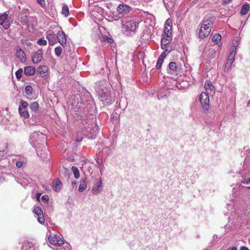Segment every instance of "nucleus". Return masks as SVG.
Returning a JSON list of instances; mask_svg holds the SVG:
<instances>
[{
    "mask_svg": "<svg viewBox=\"0 0 250 250\" xmlns=\"http://www.w3.org/2000/svg\"><path fill=\"white\" fill-rule=\"evenodd\" d=\"M46 37V39L48 40L50 45H53L57 42L55 36V34L53 31H49L47 32Z\"/></svg>",
    "mask_w": 250,
    "mask_h": 250,
    "instance_id": "nucleus-16",
    "label": "nucleus"
},
{
    "mask_svg": "<svg viewBox=\"0 0 250 250\" xmlns=\"http://www.w3.org/2000/svg\"><path fill=\"white\" fill-rule=\"evenodd\" d=\"M57 39L62 46L66 44V37L65 34L62 31H59L57 35Z\"/></svg>",
    "mask_w": 250,
    "mask_h": 250,
    "instance_id": "nucleus-14",
    "label": "nucleus"
},
{
    "mask_svg": "<svg viewBox=\"0 0 250 250\" xmlns=\"http://www.w3.org/2000/svg\"><path fill=\"white\" fill-rule=\"evenodd\" d=\"M1 153H2V152L0 151V156H1Z\"/></svg>",
    "mask_w": 250,
    "mask_h": 250,
    "instance_id": "nucleus-55",
    "label": "nucleus"
},
{
    "mask_svg": "<svg viewBox=\"0 0 250 250\" xmlns=\"http://www.w3.org/2000/svg\"><path fill=\"white\" fill-rule=\"evenodd\" d=\"M30 108L31 110L36 112L39 109V104L37 102H33L31 104Z\"/></svg>",
    "mask_w": 250,
    "mask_h": 250,
    "instance_id": "nucleus-29",
    "label": "nucleus"
},
{
    "mask_svg": "<svg viewBox=\"0 0 250 250\" xmlns=\"http://www.w3.org/2000/svg\"><path fill=\"white\" fill-rule=\"evenodd\" d=\"M235 50H236L235 48H233L232 49V50L231 51L230 53L229 54L228 59L234 60L235 55V53H236Z\"/></svg>",
    "mask_w": 250,
    "mask_h": 250,
    "instance_id": "nucleus-33",
    "label": "nucleus"
},
{
    "mask_svg": "<svg viewBox=\"0 0 250 250\" xmlns=\"http://www.w3.org/2000/svg\"><path fill=\"white\" fill-rule=\"evenodd\" d=\"M37 43L40 45H46L47 41L43 38H41L37 41Z\"/></svg>",
    "mask_w": 250,
    "mask_h": 250,
    "instance_id": "nucleus-37",
    "label": "nucleus"
},
{
    "mask_svg": "<svg viewBox=\"0 0 250 250\" xmlns=\"http://www.w3.org/2000/svg\"><path fill=\"white\" fill-rule=\"evenodd\" d=\"M102 170H103V168H101V169H100V171H102Z\"/></svg>",
    "mask_w": 250,
    "mask_h": 250,
    "instance_id": "nucleus-56",
    "label": "nucleus"
},
{
    "mask_svg": "<svg viewBox=\"0 0 250 250\" xmlns=\"http://www.w3.org/2000/svg\"><path fill=\"white\" fill-rule=\"evenodd\" d=\"M167 55V53H166V51H164L158 58L162 60H164Z\"/></svg>",
    "mask_w": 250,
    "mask_h": 250,
    "instance_id": "nucleus-42",
    "label": "nucleus"
},
{
    "mask_svg": "<svg viewBox=\"0 0 250 250\" xmlns=\"http://www.w3.org/2000/svg\"><path fill=\"white\" fill-rule=\"evenodd\" d=\"M62 52V48L61 47H56L55 49V53L56 56L59 57L61 56Z\"/></svg>",
    "mask_w": 250,
    "mask_h": 250,
    "instance_id": "nucleus-36",
    "label": "nucleus"
},
{
    "mask_svg": "<svg viewBox=\"0 0 250 250\" xmlns=\"http://www.w3.org/2000/svg\"><path fill=\"white\" fill-rule=\"evenodd\" d=\"M102 170H103V168H101V169H100V171H102Z\"/></svg>",
    "mask_w": 250,
    "mask_h": 250,
    "instance_id": "nucleus-57",
    "label": "nucleus"
},
{
    "mask_svg": "<svg viewBox=\"0 0 250 250\" xmlns=\"http://www.w3.org/2000/svg\"><path fill=\"white\" fill-rule=\"evenodd\" d=\"M221 39V36L219 34H215L212 38V42H215L216 43H218L220 41Z\"/></svg>",
    "mask_w": 250,
    "mask_h": 250,
    "instance_id": "nucleus-31",
    "label": "nucleus"
},
{
    "mask_svg": "<svg viewBox=\"0 0 250 250\" xmlns=\"http://www.w3.org/2000/svg\"><path fill=\"white\" fill-rule=\"evenodd\" d=\"M69 9L66 4H64L62 7V14L65 17H67L69 15Z\"/></svg>",
    "mask_w": 250,
    "mask_h": 250,
    "instance_id": "nucleus-26",
    "label": "nucleus"
},
{
    "mask_svg": "<svg viewBox=\"0 0 250 250\" xmlns=\"http://www.w3.org/2000/svg\"><path fill=\"white\" fill-rule=\"evenodd\" d=\"M21 250H38L34 244L30 242H24Z\"/></svg>",
    "mask_w": 250,
    "mask_h": 250,
    "instance_id": "nucleus-19",
    "label": "nucleus"
},
{
    "mask_svg": "<svg viewBox=\"0 0 250 250\" xmlns=\"http://www.w3.org/2000/svg\"><path fill=\"white\" fill-rule=\"evenodd\" d=\"M86 188V181L85 180H82L81 181L79 187V191L82 192Z\"/></svg>",
    "mask_w": 250,
    "mask_h": 250,
    "instance_id": "nucleus-25",
    "label": "nucleus"
},
{
    "mask_svg": "<svg viewBox=\"0 0 250 250\" xmlns=\"http://www.w3.org/2000/svg\"><path fill=\"white\" fill-rule=\"evenodd\" d=\"M249 9H250V6H249V4H248V3L244 4L242 6L241 10V15H245L246 14H247L249 11Z\"/></svg>",
    "mask_w": 250,
    "mask_h": 250,
    "instance_id": "nucleus-24",
    "label": "nucleus"
},
{
    "mask_svg": "<svg viewBox=\"0 0 250 250\" xmlns=\"http://www.w3.org/2000/svg\"><path fill=\"white\" fill-rule=\"evenodd\" d=\"M43 53L41 50L34 53L32 56V61L34 63H37L41 61L42 59Z\"/></svg>",
    "mask_w": 250,
    "mask_h": 250,
    "instance_id": "nucleus-18",
    "label": "nucleus"
},
{
    "mask_svg": "<svg viewBox=\"0 0 250 250\" xmlns=\"http://www.w3.org/2000/svg\"><path fill=\"white\" fill-rule=\"evenodd\" d=\"M209 95L206 92H202L200 94V101L203 108L205 110H208L209 107Z\"/></svg>",
    "mask_w": 250,
    "mask_h": 250,
    "instance_id": "nucleus-8",
    "label": "nucleus"
},
{
    "mask_svg": "<svg viewBox=\"0 0 250 250\" xmlns=\"http://www.w3.org/2000/svg\"><path fill=\"white\" fill-rule=\"evenodd\" d=\"M32 87L31 85H28L26 86L25 91L27 94L29 95L31 94L32 92Z\"/></svg>",
    "mask_w": 250,
    "mask_h": 250,
    "instance_id": "nucleus-38",
    "label": "nucleus"
},
{
    "mask_svg": "<svg viewBox=\"0 0 250 250\" xmlns=\"http://www.w3.org/2000/svg\"><path fill=\"white\" fill-rule=\"evenodd\" d=\"M36 68L34 66H29L24 68V73L26 76H32L35 74Z\"/></svg>",
    "mask_w": 250,
    "mask_h": 250,
    "instance_id": "nucleus-21",
    "label": "nucleus"
},
{
    "mask_svg": "<svg viewBox=\"0 0 250 250\" xmlns=\"http://www.w3.org/2000/svg\"><path fill=\"white\" fill-rule=\"evenodd\" d=\"M122 24L124 29L125 30L128 34H131L132 32H134L138 26V23L135 20H130L125 22L122 21Z\"/></svg>",
    "mask_w": 250,
    "mask_h": 250,
    "instance_id": "nucleus-5",
    "label": "nucleus"
},
{
    "mask_svg": "<svg viewBox=\"0 0 250 250\" xmlns=\"http://www.w3.org/2000/svg\"><path fill=\"white\" fill-rule=\"evenodd\" d=\"M161 48H162V49H166V48H167V47H166V45H165V46H164V45H163V46H162V44H161Z\"/></svg>",
    "mask_w": 250,
    "mask_h": 250,
    "instance_id": "nucleus-49",
    "label": "nucleus"
},
{
    "mask_svg": "<svg viewBox=\"0 0 250 250\" xmlns=\"http://www.w3.org/2000/svg\"><path fill=\"white\" fill-rule=\"evenodd\" d=\"M37 2L42 7H46V2L44 0H37Z\"/></svg>",
    "mask_w": 250,
    "mask_h": 250,
    "instance_id": "nucleus-40",
    "label": "nucleus"
},
{
    "mask_svg": "<svg viewBox=\"0 0 250 250\" xmlns=\"http://www.w3.org/2000/svg\"><path fill=\"white\" fill-rule=\"evenodd\" d=\"M38 216V221L40 223L42 224L44 223V218L43 217V216L42 215L41 216Z\"/></svg>",
    "mask_w": 250,
    "mask_h": 250,
    "instance_id": "nucleus-41",
    "label": "nucleus"
},
{
    "mask_svg": "<svg viewBox=\"0 0 250 250\" xmlns=\"http://www.w3.org/2000/svg\"><path fill=\"white\" fill-rule=\"evenodd\" d=\"M131 8L124 4H120L117 8V11L119 15L124 16L127 14L130 11Z\"/></svg>",
    "mask_w": 250,
    "mask_h": 250,
    "instance_id": "nucleus-11",
    "label": "nucleus"
},
{
    "mask_svg": "<svg viewBox=\"0 0 250 250\" xmlns=\"http://www.w3.org/2000/svg\"><path fill=\"white\" fill-rule=\"evenodd\" d=\"M249 181H250V178H249Z\"/></svg>",
    "mask_w": 250,
    "mask_h": 250,
    "instance_id": "nucleus-58",
    "label": "nucleus"
},
{
    "mask_svg": "<svg viewBox=\"0 0 250 250\" xmlns=\"http://www.w3.org/2000/svg\"><path fill=\"white\" fill-rule=\"evenodd\" d=\"M172 21L168 19H167L165 23V26L164 27V35L165 36H171L172 34Z\"/></svg>",
    "mask_w": 250,
    "mask_h": 250,
    "instance_id": "nucleus-12",
    "label": "nucleus"
},
{
    "mask_svg": "<svg viewBox=\"0 0 250 250\" xmlns=\"http://www.w3.org/2000/svg\"><path fill=\"white\" fill-rule=\"evenodd\" d=\"M48 71V67L45 65L40 66L38 68L37 72L42 77L45 76Z\"/></svg>",
    "mask_w": 250,
    "mask_h": 250,
    "instance_id": "nucleus-22",
    "label": "nucleus"
},
{
    "mask_svg": "<svg viewBox=\"0 0 250 250\" xmlns=\"http://www.w3.org/2000/svg\"><path fill=\"white\" fill-rule=\"evenodd\" d=\"M10 23L11 19L6 13L0 15V25L5 29H7L10 27Z\"/></svg>",
    "mask_w": 250,
    "mask_h": 250,
    "instance_id": "nucleus-9",
    "label": "nucleus"
},
{
    "mask_svg": "<svg viewBox=\"0 0 250 250\" xmlns=\"http://www.w3.org/2000/svg\"><path fill=\"white\" fill-rule=\"evenodd\" d=\"M82 137H80V138L77 137V142H80L82 141Z\"/></svg>",
    "mask_w": 250,
    "mask_h": 250,
    "instance_id": "nucleus-48",
    "label": "nucleus"
},
{
    "mask_svg": "<svg viewBox=\"0 0 250 250\" xmlns=\"http://www.w3.org/2000/svg\"><path fill=\"white\" fill-rule=\"evenodd\" d=\"M206 93L209 95H213L214 93L215 88L214 86L212 84V83L208 81H207L205 83L204 86Z\"/></svg>",
    "mask_w": 250,
    "mask_h": 250,
    "instance_id": "nucleus-15",
    "label": "nucleus"
},
{
    "mask_svg": "<svg viewBox=\"0 0 250 250\" xmlns=\"http://www.w3.org/2000/svg\"><path fill=\"white\" fill-rule=\"evenodd\" d=\"M241 182L244 184H248L250 182V181H249V179H245L241 181Z\"/></svg>",
    "mask_w": 250,
    "mask_h": 250,
    "instance_id": "nucleus-44",
    "label": "nucleus"
},
{
    "mask_svg": "<svg viewBox=\"0 0 250 250\" xmlns=\"http://www.w3.org/2000/svg\"><path fill=\"white\" fill-rule=\"evenodd\" d=\"M71 169L75 178L76 179L79 178L80 177V172L78 168L75 166H73L71 168Z\"/></svg>",
    "mask_w": 250,
    "mask_h": 250,
    "instance_id": "nucleus-27",
    "label": "nucleus"
},
{
    "mask_svg": "<svg viewBox=\"0 0 250 250\" xmlns=\"http://www.w3.org/2000/svg\"><path fill=\"white\" fill-rule=\"evenodd\" d=\"M231 250H237V248L236 247H232L231 249Z\"/></svg>",
    "mask_w": 250,
    "mask_h": 250,
    "instance_id": "nucleus-51",
    "label": "nucleus"
},
{
    "mask_svg": "<svg viewBox=\"0 0 250 250\" xmlns=\"http://www.w3.org/2000/svg\"><path fill=\"white\" fill-rule=\"evenodd\" d=\"M46 143L42 146H39L36 147L37 153L38 155L42 159H45L48 156L49 151L48 148L45 146Z\"/></svg>",
    "mask_w": 250,
    "mask_h": 250,
    "instance_id": "nucleus-7",
    "label": "nucleus"
},
{
    "mask_svg": "<svg viewBox=\"0 0 250 250\" xmlns=\"http://www.w3.org/2000/svg\"><path fill=\"white\" fill-rule=\"evenodd\" d=\"M98 126L95 123H93L90 127L86 128L87 131L91 134V137L95 136L98 131Z\"/></svg>",
    "mask_w": 250,
    "mask_h": 250,
    "instance_id": "nucleus-20",
    "label": "nucleus"
},
{
    "mask_svg": "<svg viewBox=\"0 0 250 250\" xmlns=\"http://www.w3.org/2000/svg\"><path fill=\"white\" fill-rule=\"evenodd\" d=\"M34 213L37 216H41L42 215V211L40 207H35L33 210Z\"/></svg>",
    "mask_w": 250,
    "mask_h": 250,
    "instance_id": "nucleus-32",
    "label": "nucleus"
},
{
    "mask_svg": "<svg viewBox=\"0 0 250 250\" xmlns=\"http://www.w3.org/2000/svg\"><path fill=\"white\" fill-rule=\"evenodd\" d=\"M212 24L213 22L211 20L208 19L206 20V18L204 19L199 31L200 38L203 39L209 35L212 27Z\"/></svg>",
    "mask_w": 250,
    "mask_h": 250,
    "instance_id": "nucleus-2",
    "label": "nucleus"
},
{
    "mask_svg": "<svg viewBox=\"0 0 250 250\" xmlns=\"http://www.w3.org/2000/svg\"><path fill=\"white\" fill-rule=\"evenodd\" d=\"M98 94L101 101L104 104H111L114 101V94L111 93L110 90L105 86H102L99 88Z\"/></svg>",
    "mask_w": 250,
    "mask_h": 250,
    "instance_id": "nucleus-1",
    "label": "nucleus"
},
{
    "mask_svg": "<svg viewBox=\"0 0 250 250\" xmlns=\"http://www.w3.org/2000/svg\"><path fill=\"white\" fill-rule=\"evenodd\" d=\"M42 200L47 202L49 200V197L47 195H43L42 196Z\"/></svg>",
    "mask_w": 250,
    "mask_h": 250,
    "instance_id": "nucleus-43",
    "label": "nucleus"
},
{
    "mask_svg": "<svg viewBox=\"0 0 250 250\" xmlns=\"http://www.w3.org/2000/svg\"><path fill=\"white\" fill-rule=\"evenodd\" d=\"M43 187L44 188H45L46 190L48 189L47 188V186H45V185H43ZM48 190H49V189L48 188Z\"/></svg>",
    "mask_w": 250,
    "mask_h": 250,
    "instance_id": "nucleus-52",
    "label": "nucleus"
},
{
    "mask_svg": "<svg viewBox=\"0 0 250 250\" xmlns=\"http://www.w3.org/2000/svg\"><path fill=\"white\" fill-rule=\"evenodd\" d=\"M234 61V60H232V59H228L227 62H226V65H225V71L229 70V69L230 68L231 65L233 63Z\"/></svg>",
    "mask_w": 250,
    "mask_h": 250,
    "instance_id": "nucleus-30",
    "label": "nucleus"
},
{
    "mask_svg": "<svg viewBox=\"0 0 250 250\" xmlns=\"http://www.w3.org/2000/svg\"><path fill=\"white\" fill-rule=\"evenodd\" d=\"M25 162V160L22 159V160L17 161L16 163V165L18 167L20 168L23 166Z\"/></svg>",
    "mask_w": 250,
    "mask_h": 250,
    "instance_id": "nucleus-35",
    "label": "nucleus"
},
{
    "mask_svg": "<svg viewBox=\"0 0 250 250\" xmlns=\"http://www.w3.org/2000/svg\"><path fill=\"white\" fill-rule=\"evenodd\" d=\"M72 184L73 185H76V182H72Z\"/></svg>",
    "mask_w": 250,
    "mask_h": 250,
    "instance_id": "nucleus-53",
    "label": "nucleus"
},
{
    "mask_svg": "<svg viewBox=\"0 0 250 250\" xmlns=\"http://www.w3.org/2000/svg\"><path fill=\"white\" fill-rule=\"evenodd\" d=\"M50 244L54 246H61L64 243V241L60 234H50L48 236Z\"/></svg>",
    "mask_w": 250,
    "mask_h": 250,
    "instance_id": "nucleus-6",
    "label": "nucleus"
},
{
    "mask_svg": "<svg viewBox=\"0 0 250 250\" xmlns=\"http://www.w3.org/2000/svg\"><path fill=\"white\" fill-rule=\"evenodd\" d=\"M113 42V40L111 39H108V42L109 43H111Z\"/></svg>",
    "mask_w": 250,
    "mask_h": 250,
    "instance_id": "nucleus-50",
    "label": "nucleus"
},
{
    "mask_svg": "<svg viewBox=\"0 0 250 250\" xmlns=\"http://www.w3.org/2000/svg\"><path fill=\"white\" fill-rule=\"evenodd\" d=\"M246 188H248V189H250V187H247Z\"/></svg>",
    "mask_w": 250,
    "mask_h": 250,
    "instance_id": "nucleus-54",
    "label": "nucleus"
},
{
    "mask_svg": "<svg viewBox=\"0 0 250 250\" xmlns=\"http://www.w3.org/2000/svg\"><path fill=\"white\" fill-rule=\"evenodd\" d=\"M28 103L24 101L21 102V105L19 107V113L24 118H28L29 116V113L26 110V108L28 106Z\"/></svg>",
    "mask_w": 250,
    "mask_h": 250,
    "instance_id": "nucleus-10",
    "label": "nucleus"
},
{
    "mask_svg": "<svg viewBox=\"0 0 250 250\" xmlns=\"http://www.w3.org/2000/svg\"><path fill=\"white\" fill-rule=\"evenodd\" d=\"M240 250H249V249L246 247H242L240 249Z\"/></svg>",
    "mask_w": 250,
    "mask_h": 250,
    "instance_id": "nucleus-47",
    "label": "nucleus"
},
{
    "mask_svg": "<svg viewBox=\"0 0 250 250\" xmlns=\"http://www.w3.org/2000/svg\"><path fill=\"white\" fill-rule=\"evenodd\" d=\"M23 72V70L21 68L19 69L16 72V76L18 80H20L21 77V74Z\"/></svg>",
    "mask_w": 250,
    "mask_h": 250,
    "instance_id": "nucleus-34",
    "label": "nucleus"
},
{
    "mask_svg": "<svg viewBox=\"0 0 250 250\" xmlns=\"http://www.w3.org/2000/svg\"><path fill=\"white\" fill-rule=\"evenodd\" d=\"M171 51V47H167L166 48L165 51H166V53H167V54H168Z\"/></svg>",
    "mask_w": 250,
    "mask_h": 250,
    "instance_id": "nucleus-45",
    "label": "nucleus"
},
{
    "mask_svg": "<svg viewBox=\"0 0 250 250\" xmlns=\"http://www.w3.org/2000/svg\"><path fill=\"white\" fill-rule=\"evenodd\" d=\"M167 71L169 74L174 76L180 75L182 73V70L180 65L173 62L169 63Z\"/></svg>",
    "mask_w": 250,
    "mask_h": 250,
    "instance_id": "nucleus-4",
    "label": "nucleus"
},
{
    "mask_svg": "<svg viewBox=\"0 0 250 250\" xmlns=\"http://www.w3.org/2000/svg\"><path fill=\"white\" fill-rule=\"evenodd\" d=\"M62 183L59 179H57L55 182V185L54 186V190L56 191H58L60 190L62 188Z\"/></svg>",
    "mask_w": 250,
    "mask_h": 250,
    "instance_id": "nucleus-28",
    "label": "nucleus"
},
{
    "mask_svg": "<svg viewBox=\"0 0 250 250\" xmlns=\"http://www.w3.org/2000/svg\"><path fill=\"white\" fill-rule=\"evenodd\" d=\"M163 61H164V60H162L158 58L157 62V64L156 65V69H157L158 70L161 69V66L163 62Z\"/></svg>",
    "mask_w": 250,
    "mask_h": 250,
    "instance_id": "nucleus-39",
    "label": "nucleus"
},
{
    "mask_svg": "<svg viewBox=\"0 0 250 250\" xmlns=\"http://www.w3.org/2000/svg\"><path fill=\"white\" fill-rule=\"evenodd\" d=\"M102 180L100 178L98 180L96 184L92 188V191L94 194H98L101 192L102 190Z\"/></svg>",
    "mask_w": 250,
    "mask_h": 250,
    "instance_id": "nucleus-13",
    "label": "nucleus"
},
{
    "mask_svg": "<svg viewBox=\"0 0 250 250\" xmlns=\"http://www.w3.org/2000/svg\"><path fill=\"white\" fill-rule=\"evenodd\" d=\"M16 58L18 59L21 62L26 61V57L24 51L21 48L17 49L16 52Z\"/></svg>",
    "mask_w": 250,
    "mask_h": 250,
    "instance_id": "nucleus-17",
    "label": "nucleus"
},
{
    "mask_svg": "<svg viewBox=\"0 0 250 250\" xmlns=\"http://www.w3.org/2000/svg\"><path fill=\"white\" fill-rule=\"evenodd\" d=\"M171 40V36H165L164 35H162L161 39V44L163 45H167L168 44Z\"/></svg>",
    "mask_w": 250,
    "mask_h": 250,
    "instance_id": "nucleus-23",
    "label": "nucleus"
},
{
    "mask_svg": "<svg viewBox=\"0 0 250 250\" xmlns=\"http://www.w3.org/2000/svg\"><path fill=\"white\" fill-rule=\"evenodd\" d=\"M231 1V0H223L224 3H226V4H228Z\"/></svg>",
    "mask_w": 250,
    "mask_h": 250,
    "instance_id": "nucleus-46",
    "label": "nucleus"
},
{
    "mask_svg": "<svg viewBox=\"0 0 250 250\" xmlns=\"http://www.w3.org/2000/svg\"><path fill=\"white\" fill-rule=\"evenodd\" d=\"M45 136L39 131L33 133L30 138V143L34 147L45 144Z\"/></svg>",
    "mask_w": 250,
    "mask_h": 250,
    "instance_id": "nucleus-3",
    "label": "nucleus"
}]
</instances>
